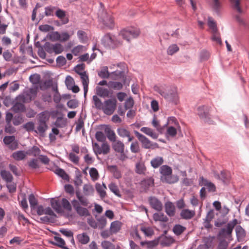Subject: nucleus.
<instances>
[{
  "label": "nucleus",
  "mask_w": 249,
  "mask_h": 249,
  "mask_svg": "<svg viewBox=\"0 0 249 249\" xmlns=\"http://www.w3.org/2000/svg\"><path fill=\"white\" fill-rule=\"evenodd\" d=\"M154 90L169 103L175 105L179 103V96L176 88L166 85H156L154 87Z\"/></svg>",
  "instance_id": "nucleus-1"
},
{
  "label": "nucleus",
  "mask_w": 249,
  "mask_h": 249,
  "mask_svg": "<svg viewBox=\"0 0 249 249\" xmlns=\"http://www.w3.org/2000/svg\"><path fill=\"white\" fill-rule=\"evenodd\" d=\"M92 101L95 107L101 110L107 115L112 114L117 107V101L115 98L107 99L102 102L97 95H93Z\"/></svg>",
  "instance_id": "nucleus-2"
},
{
  "label": "nucleus",
  "mask_w": 249,
  "mask_h": 249,
  "mask_svg": "<svg viewBox=\"0 0 249 249\" xmlns=\"http://www.w3.org/2000/svg\"><path fill=\"white\" fill-rule=\"evenodd\" d=\"M101 8L98 12L99 22L103 28L109 29H113L115 26L114 18L112 15L106 12L100 3Z\"/></svg>",
  "instance_id": "nucleus-3"
},
{
  "label": "nucleus",
  "mask_w": 249,
  "mask_h": 249,
  "mask_svg": "<svg viewBox=\"0 0 249 249\" xmlns=\"http://www.w3.org/2000/svg\"><path fill=\"white\" fill-rule=\"evenodd\" d=\"M160 173L161 174L160 180L163 182L171 184L177 182L178 180V176L172 175V169L169 166H161L160 168Z\"/></svg>",
  "instance_id": "nucleus-4"
},
{
  "label": "nucleus",
  "mask_w": 249,
  "mask_h": 249,
  "mask_svg": "<svg viewBox=\"0 0 249 249\" xmlns=\"http://www.w3.org/2000/svg\"><path fill=\"white\" fill-rule=\"evenodd\" d=\"M140 32L139 29L135 28L124 29L121 30L119 36L123 39L129 42L131 39L137 37L140 35Z\"/></svg>",
  "instance_id": "nucleus-5"
},
{
  "label": "nucleus",
  "mask_w": 249,
  "mask_h": 249,
  "mask_svg": "<svg viewBox=\"0 0 249 249\" xmlns=\"http://www.w3.org/2000/svg\"><path fill=\"white\" fill-rule=\"evenodd\" d=\"M134 133L139 141L141 142L142 147L145 149H154L159 147L158 144L150 141L144 135L137 131H134Z\"/></svg>",
  "instance_id": "nucleus-6"
},
{
  "label": "nucleus",
  "mask_w": 249,
  "mask_h": 249,
  "mask_svg": "<svg viewBox=\"0 0 249 249\" xmlns=\"http://www.w3.org/2000/svg\"><path fill=\"white\" fill-rule=\"evenodd\" d=\"M102 44L107 47L114 48L122 44V42L114 36L107 34L102 39Z\"/></svg>",
  "instance_id": "nucleus-7"
},
{
  "label": "nucleus",
  "mask_w": 249,
  "mask_h": 249,
  "mask_svg": "<svg viewBox=\"0 0 249 249\" xmlns=\"http://www.w3.org/2000/svg\"><path fill=\"white\" fill-rule=\"evenodd\" d=\"M238 220L236 219L232 220L229 222L225 228L221 229L219 234L221 236L227 238L229 241H230L232 240L231 233L234 227L237 224Z\"/></svg>",
  "instance_id": "nucleus-8"
},
{
  "label": "nucleus",
  "mask_w": 249,
  "mask_h": 249,
  "mask_svg": "<svg viewBox=\"0 0 249 249\" xmlns=\"http://www.w3.org/2000/svg\"><path fill=\"white\" fill-rule=\"evenodd\" d=\"M37 90L35 89H30L23 92L22 95L17 98L18 101L23 103H29L34 99L36 96Z\"/></svg>",
  "instance_id": "nucleus-9"
},
{
  "label": "nucleus",
  "mask_w": 249,
  "mask_h": 249,
  "mask_svg": "<svg viewBox=\"0 0 249 249\" xmlns=\"http://www.w3.org/2000/svg\"><path fill=\"white\" fill-rule=\"evenodd\" d=\"M93 152L96 155L103 154L107 155L109 153L110 146L107 142L102 143L100 146L97 142H92Z\"/></svg>",
  "instance_id": "nucleus-10"
},
{
  "label": "nucleus",
  "mask_w": 249,
  "mask_h": 249,
  "mask_svg": "<svg viewBox=\"0 0 249 249\" xmlns=\"http://www.w3.org/2000/svg\"><path fill=\"white\" fill-rule=\"evenodd\" d=\"M45 49L49 53H54L56 54L62 53L64 50L63 45L59 43L54 44H46L45 47Z\"/></svg>",
  "instance_id": "nucleus-11"
},
{
  "label": "nucleus",
  "mask_w": 249,
  "mask_h": 249,
  "mask_svg": "<svg viewBox=\"0 0 249 249\" xmlns=\"http://www.w3.org/2000/svg\"><path fill=\"white\" fill-rule=\"evenodd\" d=\"M71 204L75 211L81 216H87L89 215V213L87 209L82 207L80 206L79 201L76 200H73Z\"/></svg>",
  "instance_id": "nucleus-12"
},
{
  "label": "nucleus",
  "mask_w": 249,
  "mask_h": 249,
  "mask_svg": "<svg viewBox=\"0 0 249 249\" xmlns=\"http://www.w3.org/2000/svg\"><path fill=\"white\" fill-rule=\"evenodd\" d=\"M211 107L208 106H203L199 107L197 108V113L199 117L209 123H212L209 120V111L210 110Z\"/></svg>",
  "instance_id": "nucleus-13"
},
{
  "label": "nucleus",
  "mask_w": 249,
  "mask_h": 249,
  "mask_svg": "<svg viewBox=\"0 0 249 249\" xmlns=\"http://www.w3.org/2000/svg\"><path fill=\"white\" fill-rule=\"evenodd\" d=\"M123 72L122 71H114L109 73L108 71L107 67H104L102 68L101 70L98 72V75L102 78H107L110 76H113L114 75L122 76Z\"/></svg>",
  "instance_id": "nucleus-14"
},
{
  "label": "nucleus",
  "mask_w": 249,
  "mask_h": 249,
  "mask_svg": "<svg viewBox=\"0 0 249 249\" xmlns=\"http://www.w3.org/2000/svg\"><path fill=\"white\" fill-rule=\"evenodd\" d=\"M148 201L151 207L157 211H161L162 209V204L161 201L155 196H150Z\"/></svg>",
  "instance_id": "nucleus-15"
},
{
  "label": "nucleus",
  "mask_w": 249,
  "mask_h": 249,
  "mask_svg": "<svg viewBox=\"0 0 249 249\" xmlns=\"http://www.w3.org/2000/svg\"><path fill=\"white\" fill-rule=\"evenodd\" d=\"M3 142L12 150L16 149L18 147V143L17 141L15 140L14 136L5 137L3 139Z\"/></svg>",
  "instance_id": "nucleus-16"
},
{
  "label": "nucleus",
  "mask_w": 249,
  "mask_h": 249,
  "mask_svg": "<svg viewBox=\"0 0 249 249\" xmlns=\"http://www.w3.org/2000/svg\"><path fill=\"white\" fill-rule=\"evenodd\" d=\"M96 93L101 97L107 98L110 96L112 92L108 89L97 86L96 87Z\"/></svg>",
  "instance_id": "nucleus-17"
},
{
  "label": "nucleus",
  "mask_w": 249,
  "mask_h": 249,
  "mask_svg": "<svg viewBox=\"0 0 249 249\" xmlns=\"http://www.w3.org/2000/svg\"><path fill=\"white\" fill-rule=\"evenodd\" d=\"M195 214L196 212L194 210H190L188 209H183L180 213V217L185 220L192 219Z\"/></svg>",
  "instance_id": "nucleus-18"
},
{
  "label": "nucleus",
  "mask_w": 249,
  "mask_h": 249,
  "mask_svg": "<svg viewBox=\"0 0 249 249\" xmlns=\"http://www.w3.org/2000/svg\"><path fill=\"white\" fill-rule=\"evenodd\" d=\"M51 205L53 209L58 213H62L64 211L62 207L61 201L53 198L51 200Z\"/></svg>",
  "instance_id": "nucleus-19"
},
{
  "label": "nucleus",
  "mask_w": 249,
  "mask_h": 249,
  "mask_svg": "<svg viewBox=\"0 0 249 249\" xmlns=\"http://www.w3.org/2000/svg\"><path fill=\"white\" fill-rule=\"evenodd\" d=\"M80 77L83 86L84 96L85 97L88 91V86L89 83V77L85 71L83 73H80Z\"/></svg>",
  "instance_id": "nucleus-20"
},
{
  "label": "nucleus",
  "mask_w": 249,
  "mask_h": 249,
  "mask_svg": "<svg viewBox=\"0 0 249 249\" xmlns=\"http://www.w3.org/2000/svg\"><path fill=\"white\" fill-rule=\"evenodd\" d=\"M51 170L63 179L69 180V176L63 169L59 168L58 166H54Z\"/></svg>",
  "instance_id": "nucleus-21"
},
{
  "label": "nucleus",
  "mask_w": 249,
  "mask_h": 249,
  "mask_svg": "<svg viewBox=\"0 0 249 249\" xmlns=\"http://www.w3.org/2000/svg\"><path fill=\"white\" fill-rule=\"evenodd\" d=\"M118 134L122 138H128V142H131L133 140V137L130 135V132L124 128H119L117 130Z\"/></svg>",
  "instance_id": "nucleus-22"
},
{
  "label": "nucleus",
  "mask_w": 249,
  "mask_h": 249,
  "mask_svg": "<svg viewBox=\"0 0 249 249\" xmlns=\"http://www.w3.org/2000/svg\"><path fill=\"white\" fill-rule=\"evenodd\" d=\"M165 212L170 217L174 216L175 214V207L171 202H166L165 204Z\"/></svg>",
  "instance_id": "nucleus-23"
},
{
  "label": "nucleus",
  "mask_w": 249,
  "mask_h": 249,
  "mask_svg": "<svg viewBox=\"0 0 249 249\" xmlns=\"http://www.w3.org/2000/svg\"><path fill=\"white\" fill-rule=\"evenodd\" d=\"M95 188L101 198H105L106 196V190L107 189L105 184L103 183L101 185L100 183H96Z\"/></svg>",
  "instance_id": "nucleus-24"
},
{
  "label": "nucleus",
  "mask_w": 249,
  "mask_h": 249,
  "mask_svg": "<svg viewBox=\"0 0 249 249\" xmlns=\"http://www.w3.org/2000/svg\"><path fill=\"white\" fill-rule=\"evenodd\" d=\"M112 148L117 152L123 153L124 151V145L121 141H115L113 142Z\"/></svg>",
  "instance_id": "nucleus-25"
},
{
  "label": "nucleus",
  "mask_w": 249,
  "mask_h": 249,
  "mask_svg": "<svg viewBox=\"0 0 249 249\" xmlns=\"http://www.w3.org/2000/svg\"><path fill=\"white\" fill-rule=\"evenodd\" d=\"M141 131L153 139H157L158 137V135L154 132L151 128L142 127L141 128Z\"/></svg>",
  "instance_id": "nucleus-26"
},
{
  "label": "nucleus",
  "mask_w": 249,
  "mask_h": 249,
  "mask_svg": "<svg viewBox=\"0 0 249 249\" xmlns=\"http://www.w3.org/2000/svg\"><path fill=\"white\" fill-rule=\"evenodd\" d=\"M100 222H101L102 226L101 227L99 226V225L96 223V222L93 219H88V224L93 228H97L99 227L100 228H103L107 223L106 220L105 218H101L100 220Z\"/></svg>",
  "instance_id": "nucleus-27"
},
{
  "label": "nucleus",
  "mask_w": 249,
  "mask_h": 249,
  "mask_svg": "<svg viewBox=\"0 0 249 249\" xmlns=\"http://www.w3.org/2000/svg\"><path fill=\"white\" fill-rule=\"evenodd\" d=\"M163 163V159L161 157L157 156L151 160V165L154 168L159 167Z\"/></svg>",
  "instance_id": "nucleus-28"
},
{
  "label": "nucleus",
  "mask_w": 249,
  "mask_h": 249,
  "mask_svg": "<svg viewBox=\"0 0 249 249\" xmlns=\"http://www.w3.org/2000/svg\"><path fill=\"white\" fill-rule=\"evenodd\" d=\"M159 242L162 246H169L173 243V239L170 237L162 236L159 239Z\"/></svg>",
  "instance_id": "nucleus-29"
},
{
  "label": "nucleus",
  "mask_w": 249,
  "mask_h": 249,
  "mask_svg": "<svg viewBox=\"0 0 249 249\" xmlns=\"http://www.w3.org/2000/svg\"><path fill=\"white\" fill-rule=\"evenodd\" d=\"M18 199L22 208L25 211L28 208V205L26 199V195L24 193L20 194L18 196Z\"/></svg>",
  "instance_id": "nucleus-30"
},
{
  "label": "nucleus",
  "mask_w": 249,
  "mask_h": 249,
  "mask_svg": "<svg viewBox=\"0 0 249 249\" xmlns=\"http://www.w3.org/2000/svg\"><path fill=\"white\" fill-rule=\"evenodd\" d=\"M122 223L118 221H113L111 223L110 230L111 233H115L119 231L121 228Z\"/></svg>",
  "instance_id": "nucleus-31"
},
{
  "label": "nucleus",
  "mask_w": 249,
  "mask_h": 249,
  "mask_svg": "<svg viewBox=\"0 0 249 249\" xmlns=\"http://www.w3.org/2000/svg\"><path fill=\"white\" fill-rule=\"evenodd\" d=\"M159 243V239H156L150 241H142L141 242V245L142 246L146 247L148 249H151L157 246Z\"/></svg>",
  "instance_id": "nucleus-32"
},
{
  "label": "nucleus",
  "mask_w": 249,
  "mask_h": 249,
  "mask_svg": "<svg viewBox=\"0 0 249 249\" xmlns=\"http://www.w3.org/2000/svg\"><path fill=\"white\" fill-rule=\"evenodd\" d=\"M186 230L185 227L180 224H176L174 226L172 231L175 234L178 236L181 235Z\"/></svg>",
  "instance_id": "nucleus-33"
},
{
  "label": "nucleus",
  "mask_w": 249,
  "mask_h": 249,
  "mask_svg": "<svg viewBox=\"0 0 249 249\" xmlns=\"http://www.w3.org/2000/svg\"><path fill=\"white\" fill-rule=\"evenodd\" d=\"M76 239L82 244H86L89 241V237L85 232L78 234Z\"/></svg>",
  "instance_id": "nucleus-34"
},
{
  "label": "nucleus",
  "mask_w": 249,
  "mask_h": 249,
  "mask_svg": "<svg viewBox=\"0 0 249 249\" xmlns=\"http://www.w3.org/2000/svg\"><path fill=\"white\" fill-rule=\"evenodd\" d=\"M235 231L238 240L240 241L243 240L246 234L245 230L240 226H238L236 227Z\"/></svg>",
  "instance_id": "nucleus-35"
},
{
  "label": "nucleus",
  "mask_w": 249,
  "mask_h": 249,
  "mask_svg": "<svg viewBox=\"0 0 249 249\" xmlns=\"http://www.w3.org/2000/svg\"><path fill=\"white\" fill-rule=\"evenodd\" d=\"M153 218L155 221L167 222L168 220V218L162 213H155Z\"/></svg>",
  "instance_id": "nucleus-36"
},
{
  "label": "nucleus",
  "mask_w": 249,
  "mask_h": 249,
  "mask_svg": "<svg viewBox=\"0 0 249 249\" xmlns=\"http://www.w3.org/2000/svg\"><path fill=\"white\" fill-rule=\"evenodd\" d=\"M101 245L103 249H120L119 246H116L107 240L102 242Z\"/></svg>",
  "instance_id": "nucleus-37"
},
{
  "label": "nucleus",
  "mask_w": 249,
  "mask_h": 249,
  "mask_svg": "<svg viewBox=\"0 0 249 249\" xmlns=\"http://www.w3.org/2000/svg\"><path fill=\"white\" fill-rule=\"evenodd\" d=\"M202 180V183L204 185L209 192H213L215 190L214 185L211 182L205 179L203 177L200 178Z\"/></svg>",
  "instance_id": "nucleus-38"
},
{
  "label": "nucleus",
  "mask_w": 249,
  "mask_h": 249,
  "mask_svg": "<svg viewBox=\"0 0 249 249\" xmlns=\"http://www.w3.org/2000/svg\"><path fill=\"white\" fill-rule=\"evenodd\" d=\"M213 239L214 237L211 236L205 237L203 240L204 244L202 245V247L204 248V249H209L211 248L213 246Z\"/></svg>",
  "instance_id": "nucleus-39"
},
{
  "label": "nucleus",
  "mask_w": 249,
  "mask_h": 249,
  "mask_svg": "<svg viewBox=\"0 0 249 249\" xmlns=\"http://www.w3.org/2000/svg\"><path fill=\"white\" fill-rule=\"evenodd\" d=\"M39 122L46 123L49 119L50 113L48 111H43L38 115Z\"/></svg>",
  "instance_id": "nucleus-40"
},
{
  "label": "nucleus",
  "mask_w": 249,
  "mask_h": 249,
  "mask_svg": "<svg viewBox=\"0 0 249 249\" xmlns=\"http://www.w3.org/2000/svg\"><path fill=\"white\" fill-rule=\"evenodd\" d=\"M27 154L23 151H18L12 154L13 158L17 160H21L24 159Z\"/></svg>",
  "instance_id": "nucleus-41"
},
{
  "label": "nucleus",
  "mask_w": 249,
  "mask_h": 249,
  "mask_svg": "<svg viewBox=\"0 0 249 249\" xmlns=\"http://www.w3.org/2000/svg\"><path fill=\"white\" fill-rule=\"evenodd\" d=\"M212 35L211 39L213 41L215 42L217 44L221 45L222 44V40L220 36V34L218 31L211 33Z\"/></svg>",
  "instance_id": "nucleus-42"
},
{
  "label": "nucleus",
  "mask_w": 249,
  "mask_h": 249,
  "mask_svg": "<svg viewBox=\"0 0 249 249\" xmlns=\"http://www.w3.org/2000/svg\"><path fill=\"white\" fill-rule=\"evenodd\" d=\"M108 170L113 174V176L116 178H121L122 175L121 172L118 170L117 167L115 165L108 166Z\"/></svg>",
  "instance_id": "nucleus-43"
},
{
  "label": "nucleus",
  "mask_w": 249,
  "mask_h": 249,
  "mask_svg": "<svg viewBox=\"0 0 249 249\" xmlns=\"http://www.w3.org/2000/svg\"><path fill=\"white\" fill-rule=\"evenodd\" d=\"M105 132L107 134V136L108 139L112 142H114L116 140V136L115 132L109 128H107L105 129Z\"/></svg>",
  "instance_id": "nucleus-44"
},
{
  "label": "nucleus",
  "mask_w": 249,
  "mask_h": 249,
  "mask_svg": "<svg viewBox=\"0 0 249 249\" xmlns=\"http://www.w3.org/2000/svg\"><path fill=\"white\" fill-rule=\"evenodd\" d=\"M40 153L41 151L39 148L36 146H34L27 151L26 154L29 155L37 157L40 155Z\"/></svg>",
  "instance_id": "nucleus-45"
},
{
  "label": "nucleus",
  "mask_w": 249,
  "mask_h": 249,
  "mask_svg": "<svg viewBox=\"0 0 249 249\" xmlns=\"http://www.w3.org/2000/svg\"><path fill=\"white\" fill-rule=\"evenodd\" d=\"M146 171V167L144 163L139 162L136 164V172L139 174H144Z\"/></svg>",
  "instance_id": "nucleus-46"
},
{
  "label": "nucleus",
  "mask_w": 249,
  "mask_h": 249,
  "mask_svg": "<svg viewBox=\"0 0 249 249\" xmlns=\"http://www.w3.org/2000/svg\"><path fill=\"white\" fill-rule=\"evenodd\" d=\"M208 25L210 28V30H211V33L218 31L216 22L211 17L208 18Z\"/></svg>",
  "instance_id": "nucleus-47"
},
{
  "label": "nucleus",
  "mask_w": 249,
  "mask_h": 249,
  "mask_svg": "<svg viewBox=\"0 0 249 249\" xmlns=\"http://www.w3.org/2000/svg\"><path fill=\"white\" fill-rule=\"evenodd\" d=\"M55 15L58 18L62 20L63 24H66L68 22V19L67 18H64L66 16V13L64 11L61 9H58L56 11Z\"/></svg>",
  "instance_id": "nucleus-48"
},
{
  "label": "nucleus",
  "mask_w": 249,
  "mask_h": 249,
  "mask_svg": "<svg viewBox=\"0 0 249 249\" xmlns=\"http://www.w3.org/2000/svg\"><path fill=\"white\" fill-rule=\"evenodd\" d=\"M0 175L2 178L6 182H12L13 177L8 171L2 170L0 172Z\"/></svg>",
  "instance_id": "nucleus-49"
},
{
  "label": "nucleus",
  "mask_w": 249,
  "mask_h": 249,
  "mask_svg": "<svg viewBox=\"0 0 249 249\" xmlns=\"http://www.w3.org/2000/svg\"><path fill=\"white\" fill-rule=\"evenodd\" d=\"M61 204L63 210H65L69 212L72 210V207L70 202L66 198H62L61 200Z\"/></svg>",
  "instance_id": "nucleus-50"
},
{
  "label": "nucleus",
  "mask_w": 249,
  "mask_h": 249,
  "mask_svg": "<svg viewBox=\"0 0 249 249\" xmlns=\"http://www.w3.org/2000/svg\"><path fill=\"white\" fill-rule=\"evenodd\" d=\"M83 192L86 196L92 195L94 192V188L90 184H85L83 186Z\"/></svg>",
  "instance_id": "nucleus-51"
},
{
  "label": "nucleus",
  "mask_w": 249,
  "mask_h": 249,
  "mask_svg": "<svg viewBox=\"0 0 249 249\" xmlns=\"http://www.w3.org/2000/svg\"><path fill=\"white\" fill-rule=\"evenodd\" d=\"M89 174L93 181H96L99 178V173L95 168H91L89 171Z\"/></svg>",
  "instance_id": "nucleus-52"
},
{
  "label": "nucleus",
  "mask_w": 249,
  "mask_h": 249,
  "mask_svg": "<svg viewBox=\"0 0 249 249\" xmlns=\"http://www.w3.org/2000/svg\"><path fill=\"white\" fill-rule=\"evenodd\" d=\"M108 87L115 90H120L123 88V84L120 82L111 81L108 83Z\"/></svg>",
  "instance_id": "nucleus-53"
},
{
  "label": "nucleus",
  "mask_w": 249,
  "mask_h": 249,
  "mask_svg": "<svg viewBox=\"0 0 249 249\" xmlns=\"http://www.w3.org/2000/svg\"><path fill=\"white\" fill-rule=\"evenodd\" d=\"M72 35L73 33L71 34H69L66 32H63L60 33V42H63L68 41Z\"/></svg>",
  "instance_id": "nucleus-54"
},
{
  "label": "nucleus",
  "mask_w": 249,
  "mask_h": 249,
  "mask_svg": "<svg viewBox=\"0 0 249 249\" xmlns=\"http://www.w3.org/2000/svg\"><path fill=\"white\" fill-rule=\"evenodd\" d=\"M108 188L109 190L113 193L115 195L117 196H120V191L118 189V186L114 182H111L108 185Z\"/></svg>",
  "instance_id": "nucleus-55"
},
{
  "label": "nucleus",
  "mask_w": 249,
  "mask_h": 249,
  "mask_svg": "<svg viewBox=\"0 0 249 249\" xmlns=\"http://www.w3.org/2000/svg\"><path fill=\"white\" fill-rule=\"evenodd\" d=\"M178 50L179 47L177 44H172L168 47L167 53L168 54L172 55L178 52Z\"/></svg>",
  "instance_id": "nucleus-56"
},
{
  "label": "nucleus",
  "mask_w": 249,
  "mask_h": 249,
  "mask_svg": "<svg viewBox=\"0 0 249 249\" xmlns=\"http://www.w3.org/2000/svg\"><path fill=\"white\" fill-rule=\"evenodd\" d=\"M77 36L81 42L85 43L87 41L88 38L86 33L81 30L77 32Z\"/></svg>",
  "instance_id": "nucleus-57"
},
{
  "label": "nucleus",
  "mask_w": 249,
  "mask_h": 249,
  "mask_svg": "<svg viewBox=\"0 0 249 249\" xmlns=\"http://www.w3.org/2000/svg\"><path fill=\"white\" fill-rule=\"evenodd\" d=\"M141 231L147 236H150L154 233V231L150 227H146L142 226L141 228Z\"/></svg>",
  "instance_id": "nucleus-58"
},
{
  "label": "nucleus",
  "mask_w": 249,
  "mask_h": 249,
  "mask_svg": "<svg viewBox=\"0 0 249 249\" xmlns=\"http://www.w3.org/2000/svg\"><path fill=\"white\" fill-rule=\"evenodd\" d=\"M30 81L33 84H37L40 80V76L38 74H34L31 75L29 77Z\"/></svg>",
  "instance_id": "nucleus-59"
},
{
  "label": "nucleus",
  "mask_w": 249,
  "mask_h": 249,
  "mask_svg": "<svg viewBox=\"0 0 249 249\" xmlns=\"http://www.w3.org/2000/svg\"><path fill=\"white\" fill-rule=\"evenodd\" d=\"M76 196L79 201V202H80L82 205L84 206H87L88 205L89 202L86 198L81 196L79 193H76Z\"/></svg>",
  "instance_id": "nucleus-60"
},
{
  "label": "nucleus",
  "mask_w": 249,
  "mask_h": 249,
  "mask_svg": "<svg viewBox=\"0 0 249 249\" xmlns=\"http://www.w3.org/2000/svg\"><path fill=\"white\" fill-rule=\"evenodd\" d=\"M29 201L31 209H34L37 205V201L34 195L31 194L29 196Z\"/></svg>",
  "instance_id": "nucleus-61"
},
{
  "label": "nucleus",
  "mask_w": 249,
  "mask_h": 249,
  "mask_svg": "<svg viewBox=\"0 0 249 249\" xmlns=\"http://www.w3.org/2000/svg\"><path fill=\"white\" fill-rule=\"evenodd\" d=\"M95 138L98 142H106V137L103 132L101 131H97L95 134Z\"/></svg>",
  "instance_id": "nucleus-62"
},
{
  "label": "nucleus",
  "mask_w": 249,
  "mask_h": 249,
  "mask_svg": "<svg viewBox=\"0 0 249 249\" xmlns=\"http://www.w3.org/2000/svg\"><path fill=\"white\" fill-rule=\"evenodd\" d=\"M54 240L55 241V244L57 246L61 248H65V242L62 238L59 237L55 236L54 237Z\"/></svg>",
  "instance_id": "nucleus-63"
},
{
  "label": "nucleus",
  "mask_w": 249,
  "mask_h": 249,
  "mask_svg": "<svg viewBox=\"0 0 249 249\" xmlns=\"http://www.w3.org/2000/svg\"><path fill=\"white\" fill-rule=\"evenodd\" d=\"M47 128V125L46 123L39 122V124L37 127V130L40 134L44 133Z\"/></svg>",
  "instance_id": "nucleus-64"
}]
</instances>
